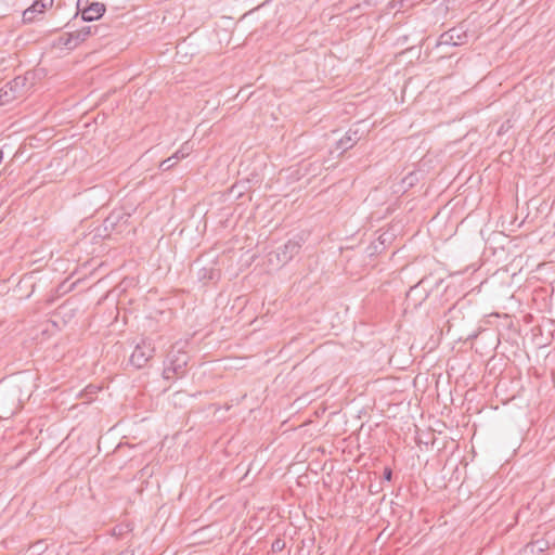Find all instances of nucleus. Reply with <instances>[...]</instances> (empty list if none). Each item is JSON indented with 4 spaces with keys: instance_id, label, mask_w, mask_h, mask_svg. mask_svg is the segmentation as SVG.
Instances as JSON below:
<instances>
[{
    "instance_id": "nucleus-1",
    "label": "nucleus",
    "mask_w": 555,
    "mask_h": 555,
    "mask_svg": "<svg viewBox=\"0 0 555 555\" xmlns=\"http://www.w3.org/2000/svg\"><path fill=\"white\" fill-rule=\"evenodd\" d=\"M189 356L181 350H171L168 352L164 362L163 377L168 380H175L184 376Z\"/></svg>"
},
{
    "instance_id": "nucleus-2",
    "label": "nucleus",
    "mask_w": 555,
    "mask_h": 555,
    "mask_svg": "<svg viewBox=\"0 0 555 555\" xmlns=\"http://www.w3.org/2000/svg\"><path fill=\"white\" fill-rule=\"evenodd\" d=\"M154 353V343L150 338H142L130 356V364L135 369H142L153 359Z\"/></svg>"
},
{
    "instance_id": "nucleus-3",
    "label": "nucleus",
    "mask_w": 555,
    "mask_h": 555,
    "mask_svg": "<svg viewBox=\"0 0 555 555\" xmlns=\"http://www.w3.org/2000/svg\"><path fill=\"white\" fill-rule=\"evenodd\" d=\"M467 31L463 26H456L440 35L438 44L461 46L467 42Z\"/></svg>"
},
{
    "instance_id": "nucleus-4",
    "label": "nucleus",
    "mask_w": 555,
    "mask_h": 555,
    "mask_svg": "<svg viewBox=\"0 0 555 555\" xmlns=\"http://www.w3.org/2000/svg\"><path fill=\"white\" fill-rule=\"evenodd\" d=\"M53 0H36L34 3L23 12V22L33 23L38 14H43L44 11L52 7Z\"/></svg>"
},
{
    "instance_id": "nucleus-5",
    "label": "nucleus",
    "mask_w": 555,
    "mask_h": 555,
    "mask_svg": "<svg viewBox=\"0 0 555 555\" xmlns=\"http://www.w3.org/2000/svg\"><path fill=\"white\" fill-rule=\"evenodd\" d=\"M301 248V244L297 240H289L283 246L278 248V259L282 263H287L296 256Z\"/></svg>"
},
{
    "instance_id": "nucleus-6",
    "label": "nucleus",
    "mask_w": 555,
    "mask_h": 555,
    "mask_svg": "<svg viewBox=\"0 0 555 555\" xmlns=\"http://www.w3.org/2000/svg\"><path fill=\"white\" fill-rule=\"evenodd\" d=\"M105 4L101 2H92L88 7L81 9V18L85 22H92L101 18L105 13Z\"/></svg>"
},
{
    "instance_id": "nucleus-7",
    "label": "nucleus",
    "mask_w": 555,
    "mask_h": 555,
    "mask_svg": "<svg viewBox=\"0 0 555 555\" xmlns=\"http://www.w3.org/2000/svg\"><path fill=\"white\" fill-rule=\"evenodd\" d=\"M361 139V134L358 129H349L345 135L337 142V149L341 151H347L351 149L359 140Z\"/></svg>"
},
{
    "instance_id": "nucleus-8",
    "label": "nucleus",
    "mask_w": 555,
    "mask_h": 555,
    "mask_svg": "<svg viewBox=\"0 0 555 555\" xmlns=\"http://www.w3.org/2000/svg\"><path fill=\"white\" fill-rule=\"evenodd\" d=\"M219 270L216 269L212 264L202 267L197 271V278L203 282L217 280L219 279Z\"/></svg>"
},
{
    "instance_id": "nucleus-9",
    "label": "nucleus",
    "mask_w": 555,
    "mask_h": 555,
    "mask_svg": "<svg viewBox=\"0 0 555 555\" xmlns=\"http://www.w3.org/2000/svg\"><path fill=\"white\" fill-rule=\"evenodd\" d=\"M79 43H80V41H78V38H76L75 31L66 33V34L62 35L57 40L59 47H64L68 50L75 49Z\"/></svg>"
},
{
    "instance_id": "nucleus-10",
    "label": "nucleus",
    "mask_w": 555,
    "mask_h": 555,
    "mask_svg": "<svg viewBox=\"0 0 555 555\" xmlns=\"http://www.w3.org/2000/svg\"><path fill=\"white\" fill-rule=\"evenodd\" d=\"M17 96L18 95L16 94V92L9 91L7 86H4L0 90V106L9 104L10 102L14 101Z\"/></svg>"
},
{
    "instance_id": "nucleus-11",
    "label": "nucleus",
    "mask_w": 555,
    "mask_h": 555,
    "mask_svg": "<svg viewBox=\"0 0 555 555\" xmlns=\"http://www.w3.org/2000/svg\"><path fill=\"white\" fill-rule=\"evenodd\" d=\"M96 30V27L92 26H85L78 30H76V38H78V41L83 42L87 38H89L91 35L94 34Z\"/></svg>"
},
{
    "instance_id": "nucleus-12",
    "label": "nucleus",
    "mask_w": 555,
    "mask_h": 555,
    "mask_svg": "<svg viewBox=\"0 0 555 555\" xmlns=\"http://www.w3.org/2000/svg\"><path fill=\"white\" fill-rule=\"evenodd\" d=\"M24 85H25V78H22V77H16L13 80H11L10 82L5 83L9 91L13 92V90H14V92H16L17 95H20L21 89L24 87Z\"/></svg>"
},
{
    "instance_id": "nucleus-13",
    "label": "nucleus",
    "mask_w": 555,
    "mask_h": 555,
    "mask_svg": "<svg viewBox=\"0 0 555 555\" xmlns=\"http://www.w3.org/2000/svg\"><path fill=\"white\" fill-rule=\"evenodd\" d=\"M284 548L285 541L281 538L275 539L271 545V550L273 553L282 552Z\"/></svg>"
},
{
    "instance_id": "nucleus-14",
    "label": "nucleus",
    "mask_w": 555,
    "mask_h": 555,
    "mask_svg": "<svg viewBox=\"0 0 555 555\" xmlns=\"http://www.w3.org/2000/svg\"><path fill=\"white\" fill-rule=\"evenodd\" d=\"M176 165H177V160H172L170 157H168L167 159H165L160 163L159 168L163 171H167V170L171 169L172 167H175Z\"/></svg>"
},
{
    "instance_id": "nucleus-15",
    "label": "nucleus",
    "mask_w": 555,
    "mask_h": 555,
    "mask_svg": "<svg viewBox=\"0 0 555 555\" xmlns=\"http://www.w3.org/2000/svg\"><path fill=\"white\" fill-rule=\"evenodd\" d=\"M176 154L179 155L180 159H183L190 154V149L186 146V144H184L179 151L176 152Z\"/></svg>"
},
{
    "instance_id": "nucleus-16",
    "label": "nucleus",
    "mask_w": 555,
    "mask_h": 555,
    "mask_svg": "<svg viewBox=\"0 0 555 555\" xmlns=\"http://www.w3.org/2000/svg\"><path fill=\"white\" fill-rule=\"evenodd\" d=\"M392 478V470L388 467L384 469V479L390 481Z\"/></svg>"
},
{
    "instance_id": "nucleus-17",
    "label": "nucleus",
    "mask_w": 555,
    "mask_h": 555,
    "mask_svg": "<svg viewBox=\"0 0 555 555\" xmlns=\"http://www.w3.org/2000/svg\"><path fill=\"white\" fill-rule=\"evenodd\" d=\"M117 555H133V552L129 551V550H125V551L119 552Z\"/></svg>"
},
{
    "instance_id": "nucleus-18",
    "label": "nucleus",
    "mask_w": 555,
    "mask_h": 555,
    "mask_svg": "<svg viewBox=\"0 0 555 555\" xmlns=\"http://www.w3.org/2000/svg\"><path fill=\"white\" fill-rule=\"evenodd\" d=\"M170 158H171L172 160H177V163H178L179 160H181V159H180V157H179V155H178V154H176V153H175L172 156H170Z\"/></svg>"
},
{
    "instance_id": "nucleus-19",
    "label": "nucleus",
    "mask_w": 555,
    "mask_h": 555,
    "mask_svg": "<svg viewBox=\"0 0 555 555\" xmlns=\"http://www.w3.org/2000/svg\"><path fill=\"white\" fill-rule=\"evenodd\" d=\"M40 546H41V543H36L35 547H37V550H40Z\"/></svg>"
},
{
    "instance_id": "nucleus-20",
    "label": "nucleus",
    "mask_w": 555,
    "mask_h": 555,
    "mask_svg": "<svg viewBox=\"0 0 555 555\" xmlns=\"http://www.w3.org/2000/svg\"><path fill=\"white\" fill-rule=\"evenodd\" d=\"M40 546H41V543H36L35 547H37V550H40Z\"/></svg>"
},
{
    "instance_id": "nucleus-21",
    "label": "nucleus",
    "mask_w": 555,
    "mask_h": 555,
    "mask_svg": "<svg viewBox=\"0 0 555 555\" xmlns=\"http://www.w3.org/2000/svg\"><path fill=\"white\" fill-rule=\"evenodd\" d=\"M454 311H455V307H452V308L450 309V312L452 313V312H454Z\"/></svg>"
}]
</instances>
